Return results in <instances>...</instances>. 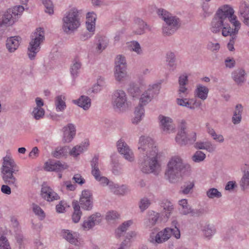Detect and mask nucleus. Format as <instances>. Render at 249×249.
<instances>
[{
  "label": "nucleus",
  "instance_id": "nucleus-1",
  "mask_svg": "<svg viewBox=\"0 0 249 249\" xmlns=\"http://www.w3.org/2000/svg\"><path fill=\"white\" fill-rule=\"evenodd\" d=\"M138 149L140 152L138 164L141 171L144 174H157L160 164L158 160V150L154 145L153 139L141 136L139 140Z\"/></svg>",
  "mask_w": 249,
  "mask_h": 249
},
{
  "label": "nucleus",
  "instance_id": "nucleus-2",
  "mask_svg": "<svg viewBox=\"0 0 249 249\" xmlns=\"http://www.w3.org/2000/svg\"><path fill=\"white\" fill-rule=\"evenodd\" d=\"M191 171V166L178 156L172 157L169 160L165 172V178L171 183L178 182L180 178Z\"/></svg>",
  "mask_w": 249,
  "mask_h": 249
},
{
  "label": "nucleus",
  "instance_id": "nucleus-3",
  "mask_svg": "<svg viewBox=\"0 0 249 249\" xmlns=\"http://www.w3.org/2000/svg\"><path fill=\"white\" fill-rule=\"evenodd\" d=\"M18 171V166L10 156H6L3 158L1 172L2 178L6 184L17 187L18 180L14 175Z\"/></svg>",
  "mask_w": 249,
  "mask_h": 249
},
{
  "label": "nucleus",
  "instance_id": "nucleus-4",
  "mask_svg": "<svg viewBox=\"0 0 249 249\" xmlns=\"http://www.w3.org/2000/svg\"><path fill=\"white\" fill-rule=\"evenodd\" d=\"M157 14L164 22L162 25V33L166 36L174 34L180 27V19L163 9H159Z\"/></svg>",
  "mask_w": 249,
  "mask_h": 249
},
{
  "label": "nucleus",
  "instance_id": "nucleus-5",
  "mask_svg": "<svg viewBox=\"0 0 249 249\" xmlns=\"http://www.w3.org/2000/svg\"><path fill=\"white\" fill-rule=\"evenodd\" d=\"M234 14L232 7L230 5L225 4L218 8L214 15L226 23L230 21L234 27L233 32L238 33L241 23Z\"/></svg>",
  "mask_w": 249,
  "mask_h": 249
},
{
  "label": "nucleus",
  "instance_id": "nucleus-6",
  "mask_svg": "<svg viewBox=\"0 0 249 249\" xmlns=\"http://www.w3.org/2000/svg\"><path fill=\"white\" fill-rule=\"evenodd\" d=\"M63 29L66 33L73 32L80 25L79 11L75 8L71 9L62 19Z\"/></svg>",
  "mask_w": 249,
  "mask_h": 249
},
{
  "label": "nucleus",
  "instance_id": "nucleus-7",
  "mask_svg": "<svg viewBox=\"0 0 249 249\" xmlns=\"http://www.w3.org/2000/svg\"><path fill=\"white\" fill-rule=\"evenodd\" d=\"M24 10V7L21 5L8 9L0 18V28L2 25H12L18 19ZM3 32V30L0 29V36L2 35Z\"/></svg>",
  "mask_w": 249,
  "mask_h": 249
},
{
  "label": "nucleus",
  "instance_id": "nucleus-8",
  "mask_svg": "<svg viewBox=\"0 0 249 249\" xmlns=\"http://www.w3.org/2000/svg\"><path fill=\"white\" fill-rule=\"evenodd\" d=\"M171 235H173L177 239H179L180 237V231L177 229L173 230L170 228L167 227L158 232L156 235L154 233H151L149 241L154 245L161 244L167 241L171 237Z\"/></svg>",
  "mask_w": 249,
  "mask_h": 249
},
{
  "label": "nucleus",
  "instance_id": "nucleus-9",
  "mask_svg": "<svg viewBox=\"0 0 249 249\" xmlns=\"http://www.w3.org/2000/svg\"><path fill=\"white\" fill-rule=\"evenodd\" d=\"M44 40V32L38 28L32 35V38L28 47L27 54L30 60H34L40 49V44Z\"/></svg>",
  "mask_w": 249,
  "mask_h": 249
},
{
  "label": "nucleus",
  "instance_id": "nucleus-10",
  "mask_svg": "<svg viewBox=\"0 0 249 249\" xmlns=\"http://www.w3.org/2000/svg\"><path fill=\"white\" fill-rule=\"evenodd\" d=\"M210 30L214 34L219 33L222 30V35L224 36H229L234 31V29H231L227 23L215 15L211 22Z\"/></svg>",
  "mask_w": 249,
  "mask_h": 249
},
{
  "label": "nucleus",
  "instance_id": "nucleus-11",
  "mask_svg": "<svg viewBox=\"0 0 249 249\" xmlns=\"http://www.w3.org/2000/svg\"><path fill=\"white\" fill-rule=\"evenodd\" d=\"M152 99V97L145 91L141 95L139 105L135 108V116L132 120L133 124H137L142 120L144 115L143 106L146 105Z\"/></svg>",
  "mask_w": 249,
  "mask_h": 249
},
{
  "label": "nucleus",
  "instance_id": "nucleus-12",
  "mask_svg": "<svg viewBox=\"0 0 249 249\" xmlns=\"http://www.w3.org/2000/svg\"><path fill=\"white\" fill-rule=\"evenodd\" d=\"M112 104L114 109L121 110L127 105V96L121 89L115 90L112 97Z\"/></svg>",
  "mask_w": 249,
  "mask_h": 249
},
{
  "label": "nucleus",
  "instance_id": "nucleus-13",
  "mask_svg": "<svg viewBox=\"0 0 249 249\" xmlns=\"http://www.w3.org/2000/svg\"><path fill=\"white\" fill-rule=\"evenodd\" d=\"M117 147L118 152L123 155L124 158L126 160L129 162H132L134 160L135 158L133 152L124 140L121 139L117 142Z\"/></svg>",
  "mask_w": 249,
  "mask_h": 249
},
{
  "label": "nucleus",
  "instance_id": "nucleus-14",
  "mask_svg": "<svg viewBox=\"0 0 249 249\" xmlns=\"http://www.w3.org/2000/svg\"><path fill=\"white\" fill-rule=\"evenodd\" d=\"M196 140V134L195 132H192L188 134L187 133H178L176 137V142L180 145H185L193 143Z\"/></svg>",
  "mask_w": 249,
  "mask_h": 249
},
{
  "label": "nucleus",
  "instance_id": "nucleus-15",
  "mask_svg": "<svg viewBox=\"0 0 249 249\" xmlns=\"http://www.w3.org/2000/svg\"><path fill=\"white\" fill-rule=\"evenodd\" d=\"M79 203L81 207L86 210H91L93 207V197L92 193L89 190H85L82 192L80 198Z\"/></svg>",
  "mask_w": 249,
  "mask_h": 249
},
{
  "label": "nucleus",
  "instance_id": "nucleus-16",
  "mask_svg": "<svg viewBox=\"0 0 249 249\" xmlns=\"http://www.w3.org/2000/svg\"><path fill=\"white\" fill-rule=\"evenodd\" d=\"M101 215L99 213H96L89 216L87 220L84 221L82 227L84 230L88 231L101 221Z\"/></svg>",
  "mask_w": 249,
  "mask_h": 249
},
{
  "label": "nucleus",
  "instance_id": "nucleus-17",
  "mask_svg": "<svg viewBox=\"0 0 249 249\" xmlns=\"http://www.w3.org/2000/svg\"><path fill=\"white\" fill-rule=\"evenodd\" d=\"M159 120L160 128L164 132L170 133L175 130V125L171 118L160 115L159 116Z\"/></svg>",
  "mask_w": 249,
  "mask_h": 249
},
{
  "label": "nucleus",
  "instance_id": "nucleus-18",
  "mask_svg": "<svg viewBox=\"0 0 249 249\" xmlns=\"http://www.w3.org/2000/svg\"><path fill=\"white\" fill-rule=\"evenodd\" d=\"M63 132V141L69 143L72 141L76 135V127L74 124L70 123L62 128Z\"/></svg>",
  "mask_w": 249,
  "mask_h": 249
},
{
  "label": "nucleus",
  "instance_id": "nucleus-19",
  "mask_svg": "<svg viewBox=\"0 0 249 249\" xmlns=\"http://www.w3.org/2000/svg\"><path fill=\"white\" fill-rule=\"evenodd\" d=\"M178 97L187 96L189 90L186 87L188 83V77L186 74H182L178 77Z\"/></svg>",
  "mask_w": 249,
  "mask_h": 249
},
{
  "label": "nucleus",
  "instance_id": "nucleus-20",
  "mask_svg": "<svg viewBox=\"0 0 249 249\" xmlns=\"http://www.w3.org/2000/svg\"><path fill=\"white\" fill-rule=\"evenodd\" d=\"M68 167L67 165L65 162H62L60 161H54L49 160L45 164V169L47 171L61 172Z\"/></svg>",
  "mask_w": 249,
  "mask_h": 249
},
{
  "label": "nucleus",
  "instance_id": "nucleus-21",
  "mask_svg": "<svg viewBox=\"0 0 249 249\" xmlns=\"http://www.w3.org/2000/svg\"><path fill=\"white\" fill-rule=\"evenodd\" d=\"M233 80L238 85H242L246 80L247 73L242 68L234 70L231 74Z\"/></svg>",
  "mask_w": 249,
  "mask_h": 249
},
{
  "label": "nucleus",
  "instance_id": "nucleus-22",
  "mask_svg": "<svg viewBox=\"0 0 249 249\" xmlns=\"http://www.w3.org/2000/svg\"><path fill=\"white\" fill-rule=\"evenodd\" d=\"M89 146L88 141L82 142L79 144L73 146L71 149H69V154L73 158H76L80 154L86 151Z\"/></svg>",
  "mask_w": 249,
  "mask_h": 249
},
{
  "label": "nucleus",
  "instance_id": "nucleus-23",
  "mask_svg": "<svg viewBox=\"0 0 249 249\" xmlns=\"http://www.w3.org/2000/svg\"><path fill=\"white\" fill-rule=\"evenodd\" d=\"M41 195L42 197L48 201H53L59 199L58 194L54 192L52 188L47 186H42Z\"/></svg>",
  "mask_w": 249,
  "mask_h": 249
},
{
  "label": "nucleus",
  "instance_id": "nucleus-24",
  "mask_svg": "<svg viewBox=\"0 0 249 249\" xmlns=\"http://www.w3.org/2000/svg\"><path fill=\"white\" fill-rule=\"evenodd\" d=\"M21 41L20 37L18 36H11L7 39L6 47L8 52L14 53L19 47Z\"/></svg>",
  "mask_w": 249,
  "mask_h": 249
},
{
  "label": "nucleus",
  "instance_id": "nucleus-25",
  "mask_svg": "<svg viewBox=\"0 0 249 249\" xmlns=\"http://www.w3.org/2000/svg\"><path fill=\"white\" fill-rule=\"evenodd\" d=\"M61 235L63 238L72 244L76 245L78 242L79 234L77 232L68 230H63Z\"/></svg>",
  "mask_w": 249,
  "mask_h": 249
},
{
  "label": "nucleus",
  "instance_id": "nucleus-26",
  "mask_svg": "<svg viewBox=\"0 0 249 249\" xmlns=\"http://www.w3.org/2000/svg\"><path fill=\"white\" fill-rule=\"evenodd\" d=\"M209 91V89L207 87L199 84L196 85L194 95L196 97L204 101L208 97Z\"/></svg>",
  "mask_w": 249,
  "mask_h": 249
},
{
  "label": "nucleus",
  "instance_id": "nucleus-27",
  "mask_svg": "<svg viewBox=\"0 0 249 249\" xmlns=\"http://www.w3.org/2000/svg\"><path fill=\"white\" fill-rule=\"evenodd\" d=\"M72 103L85 110H88L91 104V99L88 96L85 95H81L78 99L73 100Z\"/></svg>",
  "mask_w": 249,
  "mask_h": 249
},
{
  "label": "nucleus",
  "instance_id": "nucleus-28",
  "mask_svg": "<svg viewBox=\"0 0 249 249\" xmlns=\"http://www.w3.org/2000/svg\"><path fill=\"white\" fill-rule=\"evenodd\" d=\"M134 22L133 33L137 35L143 34L145 33V29L147 26L146 23L139 18H136Z\"/></svg>",
  "mask_w": 249,
  "mask_h": 249
},
{
  "label": "nucleus",
  "instance_id": "nucleus-29",
  "mask_svg": "<svg viewBox=\"0 0 249 249\" xmlns=\"http://www.w3.org/2000/svg\"><path fill=\"white\" fill-rule=\"evenodd\" d=\"M243 111V106L241 104H237L235 107L231 118V122L234 124H238L241 123Z\"/></svg>",
  "mask_w": 249,
  "mask_h": 249
},
{
  "label": "nucleus",
  "instance_id": "nucleus-30",
  "mask_svg": "<svg viewBox=\"0 0 249 249\" xmlns=\"http://www.w3.org/2000/svg\"><path fill=\"white\" fill-rule=\"evenodd\" d=\"M96 19V15L94 12H89L87 14L86 25L87 29L89 32L94 33Z\"/></svg>",
  "mask_w": 249,
  "mask_h": 249
},
{
  "label": "nucleus",
  "instance_id": "nucleus-31",
  "mask_svg": "<svg viewBox=\"0 0 249 249\" xmlns=\"http://www.w3.org/2000/svg\"><path fill=\"white\" fill-rule=\"evenodd\" d=\"M159 218V213L153 211L149 212L147 218L144 221V225L146 228L150 229L157 223Z\"/></svg>",
  "mask_w": 249,
  "mask_h": 249
},
{
  "label": "nucleus",
  "instance_id": "nucleus-32",
  "mask_svg": "<svg viewBox=\"0 0 249 249\" xmlns=\"http://www.w3.org/2000/svg\"><path fill=\"white\" fill-rule=\"evenodd\" d=\"M81 67L82 63L79 57L76 56L73 60L70 68L71 74L73 78H76L78 76Z\"/></svg>",
  "mask_w": 249,
  "mask_h": 249
},
{
  "label": "nucleus",
  "instance_id": "nucleus-33",
  "mask_svg": "<svg viewBox=\"0 0 249 249\" xmlns=\"http://www.w3.org/2000/svg\"><path fill=\"white\" fill-rule=\"evenodd\" d=\"M195 147L196 149L206 150L211 153L215 151L216 149L215 146L210 141L196 142Z\"/></svg>",
  "mask_w": 249,
  "mask_h": 249
},
{
  "label": "nucleus",
  "instance_id": "nucleus-34",
  "mask_svg": "<svg viewBox=\"0 0 249 249\" xmlns=\"http://www.w3.org/2000/svg\"><path fill=\"white\" fill-rule=\"evenodd\" d=\"M99 158L97 155H95L90 161L91 174L94 178H97L101 173L99 169Z\"/></svg>",
  "mask_w": 249,
  "mask_h": 249
},
{
  "label": "nucleus",
  "instance_id": "nucleus-35",
  "mask_svg": "<svg viewBox=\"0 0 249 249\" xmlns=\"http://www.w3.org/2000/svg\"><path fill=\"white\" fill-rule=\"evenodd\" d=\"M65 100V96L62 95H58L55 98L54 103L57 112H62L66 109L67 106Z\"/></svg>",
  "mask_w": 249,
  "mask_h": 249
},
{
  "label": "nucleus",
  "instance_id": "nucleus-36",
  "mask_svg": "<svg viewBox=\"0 0 249 249\" xmlns=\"http://www.w3.org/2000/svg\"><path fill=\"white\" fill-rule=\"evenodd\" d=\"M73 208V213L72 215V220L73 222L78 223L81 217L82 212L80 211V208L79 202L77 201H73L72 204Z\"/></svg>",
  "mask_w": 249,
  "mask_h": 249
},
{
  "label": "nucleus",
  "instance_id": "nucleus-37",
  "mask_svg": "<svg viewBox=\"0 0 249 249\" xmlns=\"http://www.w3.org/2000/svg\"><path fill=\"white\" fill-rule=\"evenodd\" d=\"M127 68H114V77L116 81L121 82L127 76Z\"/></svg>",
  "mask_w": 249,
  "mask_h": 249
},
{
  "label": "nucleus",
  "instance_id": "nucleus-38",
  "mask_svg": "<svg viewBox=\"0 0 249 249\" xmlns=\"http://www.w3.org/2000/svg\"><path fill=\"white\" fill-rule=\"evenodd\" d=\"M161 82L156 83L150 85L145 91L153 99L155 96L157 95L161 88Z\"/></svg>",
  "mask_w": 249,
  "mask_h": 249
},
{
  "label": "nucleus",
  "instance_id": "nucleus-39",
  "mask_svg": "<svg viewBox=\"0 0 249 249\" xmlns=\"http://www.w3.org/2000/svg\"><path fill=\"white\" fill-rule=\"evenodd\" d=\"M69 147L67 146L57 147L55 150L52 152V155L56 158L59 159L67 156L69 153Z\"/></svg>",
  "mask_w": 249,
  "mask_h": 249
},
{
  "label": "nucleus",
  "instance_id": "nucleus-40",
  "mask_svg": "<svg viewBox=\"0 0 249 249\" xmlns=\"http://www.w3.org/2000/svg\"><path fill=\"white\" fill-rule=\"evenodd\" d=\"M206 131L214 141L219 143L224 142V138L223 136L221 134H216L214 130L209 124L206 125Z\"/></svg>",
  "mask_w": 249,
  "mask_h": 249
},
{
  "label": "nucleus",
  "instance_id": "nucleus-41",
  "mask_svg": "<svg viewBox=\"0 0 249 249\" xmlns=\"http://www.w3.org/2000/svg\"><path fill=\"white\" fill-rule=\"evenodd\" d=\"M98 42L97 43V47L96 48V52L100 53L104 50L108 45V40L106 37L98 36Z\"/></svg>",
  "mask_w": 249,
  "mask_h": 249
},
{
  "label": "nucleus",
  "instance_id": "nucleus-42",
  "mask_svg": "<svg viewBox=\"0 0 249 249\" xmlns=\"http://www.w3.org/2000/svg\"><path fill=\"white\" fill-rule=\"evenodd\" d=\"M187 96L179 97L176 99L177 104L181 107H186L190 109L194 110V107H191L192 102L190 99L186 98Z\"/></svg>",
  "mask_w": 249,
  "mask_h": 249
},
{
  "label": "nucleus",
  "instance_id": "nucleus-43",
  "mask_svg": "<svg viewBox=\"0 0 249 249\" xmlns=\"http://www.w3.org/2000/svg\"><path fill=\"white\" fill-rule=\"evenodd\" d=\"M128 92L133 98H138L141 93V89L137 84L132 83L129 84Z\"/></svg>",
  "mask_w": 249,
  "mask_h": 249
},
{
  "label": "nucleus",
  "instance_id": "nucleus-44",
  "mask_svg": "<svg viewBox=\"0 0 249 249\" xmlns=\"http://www.w3.org/2000/svg\"><path fill=\"white\" fill-rule=\"evenodd\" d=\"M202 231L205 237L208 239H210L215 232L214 227L210 224L205 225L203 227Z\"/></svg>",
  "mask_w": 249,
  "mask_h": 249
},
{
  "label": "nucleus",
  "instance_id": "nucleus-45",
  "mask_svg": "<svg viewBox=\"0 0 249 249\" xmlns=\"http://www.w3.org/2000/svg\"><path fill=\"white\" fill-rule=\"evenodd\" d=\"M163 208V213H165V216L168 218L174 210V206L172 203L169 201L165 200L161 205Z\"/></svg>",
  "mask_w": 249,
  "mask_h": 249
},
{
  "label": "nucleus",
  "instance_id": "nucleus-46",
  "mask_svg": "<svg viewBox=\"0 0 249 249\" xmlns=\"http://www.w3.org/2000/svg\"><path fill=\"white\" fill-rule=\"evenodd\" d=\"M238 13L241 18L249 16V4L246 1L241 2Z\"/></svg>",
  "mask_w": 249,
  "mask_h": 249
},
{
  "label": "nucleus",
  "instance_id": "nucleus-47",
  "mask_svg": "<svg viewBox=\"0 0 249 249\" xmlns=\"http://www.w3.org/2000/svg\"><path fill=\"white\" fill-rule=\"evenodd\" d=\"M240 185L243 190H245L249 188V171H244L240 181Z\"/></svg>",
  "mask_w": 249,
  "mask_h": 249
},
{
  "label": "nucleus",
  "instance_id": "nucleus-48",
  "mask_svg": "<svg viewBox=\"0 0 249 249\" xmlns=\"http://www.w3.org/2000/svg\"><path fill=\"white\" fill-rule=\"evenodd\" d=\"M206 196L210 199L219 198L222 196V194L217 189L212 188L206 192Z\"/></svg>",
  "mask_w": 249,
  "mask_h": 249
},
{
  "label": "nucleus",
  "instance_id": "nucleus-49",
  "mask_svg": "<svg viewBox=\"0 0 249 249\" xmlns=\"http://www.w3.org/2000/svg\"><path fill=\"white\" fill-rule=\"evenodd\" d=\"M114 68H127V64L125 57L122 55H118L115 60Z\"/></svg>",
  "mask_w": 249,
  "mask_h": 249
},
{
  "label": "nucleus",
  "instance_id": "nucleus-50",
  "mask_svg": "<svg viewBox=\"0 0 249 249\" xmlns=\"http://www.w3.org/2000/svg\"><path fill=\"white\" fill-rule=\"evenodd\" d=\"M179 205L182 207L181 213L183 215H187L190 213L191 208L188 205L187 200L186 199H182L179 201Z\"/></svg>",
  "mask_w": 249,
  "mask_h": 249
},
{
  "label": "nucleus",
  "instance_id": "nucleus-51",
  "mask_svg": "<svg viewBox=\"0 0 249 249\" xmlns=\"http://www.w3.org/2000/svg\"><path fill=\"white\" fill-rule=\"evenodd\" d=\"M166 60L168 66L173 70L176 68V55L173 52H169L166 55Z\"/></svg>",
  "mask_w": 249,
  "mask_h": 249
},
{
  "label": "nucleus",
  "instance_id": "nucleus-52",
  "mask_svg": "<svg viewBox=\"0 0 249 249\" xmlns=\"http://www.w3.org/2000/svg\"><path fill=\"white\" fill-rule=\"evenodd\" d=\"M104 86V78L100 77L97 81V83L93 86L91 88V92L97 93L101 90L102 88Z\"/></svg>",
  "mask_w": 249,
  "mask_h": 249
},
{
  "label": "nucleus",
  "instance_id": "nucleus-53",
  "mask_svg": "<svg viewBox=\"0 0 249 249\" xmlns=\"http://www.w3.org/2000/svg\"><path fill=\"white\" fill-rule=\"evenodd\" d=\"M206 158V155L201 151H196L193 156L192 159L195 162H200L203 161Z\"/></svg>",
  "mask_w": 249,
  "mask_h": 249
},
{
  "label": "nucleus",
  "instance_id": "nucleus-54",
  "mask_svg": "<svg viewBox=\"0 0 249 249\" xmlns=\"http://www.w3.org/2000/svg\"><path fill=\"white\" fill-rule=\"evenodd\" d=\"M45 114V110L43 108L35 107L32 111V115L36 120L42 118Z\"/></svg>",
  "mask_w": 249,
  "mask_h": 249
},
{
  "label": "nucleus",
  "instance_id": "nucleus-55",
  "mask_svg": "<svg viewBox=\"0 0 249 249\" xmlns=\"http://www.w3.org/2000/svg\"><path fill=\"white\" fill-rule=\"evenodd\" d=\"M33 211L35 214L38 216L40 220H43L45 217V213L43 210L37 205L33 204Z\"/></svg>",
  "mask_w": 249,
  "mask_h": 249
},
{
  "label": "nucleus",
  "instance_id": "nucleus-56",
  "mask_svg": "<svg viewBox=\"0 0 249 249\" xmlns=\"http://www.w3.org/2000/svg\"><path fill=\"white\" fill-rule=\"evenodd\" d=\"M151 204V201L147 197H143L141 199L139 206L142 212L144 211L147 209Z\"/></svg>",
  "mask_w": 249,
  "mask_h": 249
},
{
  "label": "nucleus",
  "instance_id": "nucleus-57",
  "mask_svg": "<svg viewBox=\"0 0 249 249\" xmlns=\"http://www.w3.org/2000/svg\"><path fill=\"white\" fill-rule=\"evenodd\" d=\"M129 47L131 50L138 54H142V50L139 43L137 41H131L130 43Z\"/></svg>",
  "mask_w": 249,
  "mask_h": 249
},
{
  "label": "nucleus",
  "instance_id": "nucleus-58",
  "mask_svg": "<svg viewBox=\"0 0 249 249\" xmlns=\"http://www.w3.org/2000/svg\"><path fill=\"white\" fill-rule=\"evenodd\" d=\"M43 4L45 8L46 13L50 15L53 14V5L51 0H43Z\"/></svg>",
  "mask_w": 249,
  "mask_h": 249
},
{
  "label": "nucleus",
  "instance_id": "nucleus-59",
  "mask_svg": "<svg viewBox=\"0 0 249 249\" xmlns=\"http://www.w3.org/2000/svg\"><path fill=\"white\" fill-rule=\"evenodd\" d=\"M238 33L233 32L231 35H229V36H231L229 42L227 44V48L230 51H233L234 50V44L235 43V40L237 37L236 35Z\"/></svg>",
  "mask_w": 249,
  "mask_h": 249
},
{
  "label": "nucleus",
  "instance_id": "nucleus-60",
  "mask_svg": "<svg viewBox=\"0 0 249 249\" xmlns=\"http://www.w3.org/2000/svg\"><path fill=\"white\" fill-rule=\"evenodd\" d=\"M119 215L115 211H109L107 213L106 219L109 222L113 221L119 218Z\"/></svg>",
  "mask_w": 249,
  "mask_h": 249
},
{
  "label": "nucleus",
  "instance_id": "nucleus-61",
  "mask_svg": "<svg viewBox=\"0 0 249 249\" xmlns=\"http://www.w3.org/2000/svg\"><path fill=\"white\" fill-rule=\"evenodd\" d=\"M0 249H11L7 239L4 236L0 237Z\"/></svg>",
  "mask_w": 249,
  "mask_h": 249
},
{
  "label": "nucleus",
  "instance_id": "nucleus-62",
  "mask_svg": "<svg viewBox=\"0 0 249 249\" xmlns=\"http://www.w3.org/2000/svg\"><path fill=\"white\" fill-rule=\"evenodd\" d=\"M178 133H187V125L186 122L184 120H181L178 122Z\"/></svg>",
  "mask_w": 249,
  "mask_h": 249
},
{
  "label": "nucleus",
  "instance_id": "nucleus-63",
  "mask_svg": "<svg viewBox=\"0 0 249 249\" xmlns=\"http://www.w3.org/2000/svg\"><path fill=\"white\" fill-rule=\"evenodd\" d=\"M97 178H94L96 180L100 182V184L102 186H107L108 184H109V180L108 178L102 176L101 173L97 176Z\"/></svg>",
  "mask_w": 249,
  "mask_h": 249
},
{
  "label": "nucleus",
  "instance_id": "nucleus-64",
  "mask_svg": "<svg viewBox=\"0 0 249 249\" xmlns=\"http://www.w3.org/2000/svg\"><path fill=\"white\" fill-rule=\"evenodd\" d=\"M194 186V184L193 182H188L182 187V193L185 195L189 194Z\"/></svg>",
  "mask_w": 249,
  "mask_h": 249
}]
</instances>
